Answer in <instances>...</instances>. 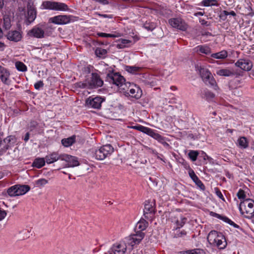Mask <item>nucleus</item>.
<instances>
[{
	"mask_svg": "<svg viewBox=\"0 0 254 254\" xmlns=\"http://www.w3.org/2000/svg\"><path fill=\"white\" fill-rule=\"evenodd\" d=\"M211 57L216 59L224 60L228 57V52L226 50H222L219 52L212 54Z\"/></svg>",
	"mask_w": 254,
	"mask_h": 254,
	"instance_id": "nucleus-31",
	"label": "nucleus"
},
{
	"mask_svg": "<svg viewBox=\"0 0 254 254\" xmlns=\"http://www.w3.org/2000/svg\"><path fill=\"white\" fill-rule=\"evenodd\" d=\"M94 67L93 66L88 65L86 67H84L83 72L85 73H90L92 71Z\"/></svg>",
	"mask_w": 254,
	"mask_h": 254,
	"instance_id": "nucleus-54",
	"label": "nucleus"
},
{
	"mask_svg": "<svg viewBox=\"0 0 254 254\" xmlns=\"http://www.w3.org/2000/svg\"><path fill=\"white\" fill-rule=\"evenodd\" d=\"M64 154H59L57 152H53L47 155L45 157L46 163L47 164H52L59 160H62Z\"/></svg>",
	"mask_w": 254,
	"mask_h": 254,
	"instance_id": "nucleus-19",
	"label": "nucleus"
},
{
	"mask_svg": "<svg viewBox=\"0 0 254 254\" xmlns=\"http://www.w3.org/2000/svg\"><path fill=\"white\" fill-rule=\"evenodd\" d=\"M97 35L100 37H105V38H115L118 37L117 35L113 34H108L103 32H98L97 33Z\"/></svg>",
	"mask_w": 254,
	"mask_h": 254,
	"instance_id": "nucleus-51",
	"label": "nucleus"
},
{
	"mask_svg": "<svg viewBox=\"0 0 254 254\" xmlns=\"http://www.w3.org/2000/svg\"><path fill=\"white\" fill-rule=\"evenodd\" d=\"M46 162L45 158H37L33 161L32 166L38 169H40L45 165Z\"/></svg>",
	"mask_w": 254,
	"mask_h": 254,
	"instance_id": "nucleus-32",
	"label": "nucleus"
},
{
	"mask_svg": "<svg viewBox=\"0 0 254 254\" xmlns=\"http://www.w3.org/2000/svg\"><path fill=\"white\" fill-rule=\"evenodd\" d=\"M127 244L120 243L114 244L108 251L109 254H125L127 251Z\"/></svg>",
	"mask_w": 254,
	"mask_h": 254,
	"instance_id": "nucleus-12",
	"label": "nucleus"
},
{
	"mask_svg": "<svg viewBox=\"0 0 254 254\" xmlns=\"http://www.w3.org/2000/svg\"><path fill=\"white\" fill-rule=\"evenodd\" d=\"M201 5L204 6H218L217 0H202Z\"/></svg>",
	"mask_w": 254,
	"mask_h": 254,
	"instance_id": "nucleus-39",
	"label": "nucleus"
},
{
	"mask_svg": "<svg viewBox=\"0 0 254 254\" xmlns=\"http://www.w3.org/2000/svg\"><path fill=\"white\" fill-rule=\"evenodd\" d=\"M220 234L222 233L218 232L217 231L215 230L211 231L209 233L207 237V239L209 243L211 245L216 243V240L218 238V236H219Z\"/></svg>",
	"mask_w": 254,
	"mask_h": 254,
	"instance_id": "nucleus-25",
	"label": "nucleus"
},
{
	"mask_svg": "<svg viewBox=\"0 0 254 254\" xmlns=\"http://www.w3.org/2000/svg\"><path fill=\"white\" fill-rule=\"evenodd\" d=\"M131 43V41L129 40L122 39L121 40V43L119 44V46L120 48H123L125 47H128V45Z\"/></svg>",
	"mask_w": 254,
	"mask_h": 254,
	"instance_id": "nucleus-49",
	"label": "nucleus"
},
{
	"mask_svg": "<svg viewBox=\"0 0 254 254\" xmlns=\"http://www.w3.org/2000/svg\"><path fill=\"white\" fill-rule=\"evenodd\" d=\"M216 194L219 198L222 199L223 200H225L222 193L218 189H217V190L216 191Z\"/></svg>",
	"mask_w": 254,
	"mask_h": 254,
	"instance_id": "nucleus-58",
	"label": "nucleus"
},
{
	"mask_svg": "<svg viewBox=\"0 0 254 254\" xmlns=\"http://www.w3.org/2000/svg\"><path fill=\"white\" fill-rule=\"evenodd\" d=\"M14 138V136H12V135H10V136H8L7 137H6V138H5L4 139H3V142L5 143H6L7 145H6V149H7L8 148V147H9V145H8V143H10V141H9V138Z\"/></svg>",
	"mask_w": 254,
	"mask_h": 254,
	"instance_id": "nucleus-56",
	"label": "nucleus"
},
{
	"mask_svg": "<svg viewBox=\"0 0 254 254\" xmlns=\"http://www.w3.org/2000/svg\"><path fill=\"white\" fill-rule=\"evenodd\" d=\"M93 156L98 160H103L106 158V155L103 153L101 147L93 151Z\"/></svg>",
	"mask_w": 254,
	"mask_h": 254,
	"instance_id": "nucleus-33",
	"label": "nucleus"
},
{
	"mask_svg": "<svg viewBox=\"0 0 254 254\" xmlns=\"http://www.w3.org/2000/svg\"><path fill=\"white\" fill-rule=\"evenodd\" d=\"M128 92L127 93L132 98L135 99H139L142 95V90L140 87L135 84L129 83Z\"/></svg>",
	"mask_w": 254,
	"mask_h": 254,
	"instance_id": "nucleus-14",
	"label": "nucleus"
},
{
	"mask_svg": "<svg viewBox=\"0 0 254 254\" xmlns=\"http://www.w3.org/2000/svg\"><path fill=\"white\" fill-rule=\"evenodd\" d=\"M95 55L99 58H105L106 57L107 51L102 48H97L95 51Z\"/></svg>",
	"mask_w": 254,
	"mask_h": 254,
	"instance_id": "nucleus-40",
	"label": "nucleus"
},
{
	"mask_svg": "<svg viewBox=\"0 0 254 254\" xmlns=\"http://www.w3.org/2000/svg\"><path fill=\"white\" fill-rule=\"evenodd\" d=\"M189 175L191 180L193 181L195 184L201 190H204L205 189V186L202 183L201 181L198 178L196 175L194 171L190 168L189 171Z\"/></svg>",
	"mask_w": 254,
	"mask_h": 254,
	"instance_id": "nucleus-17",
	"label": "nucleus"
},
{
	"mask_svg": "<svg viewBox=\"0 0 254 254\" xmlns=\"http://www.w3.org/2000/svg\"><path fill=\"white\" fill-rule=\"evenodd\" d=\"M27 35L31 38L42 39L45 37V31L40 25H37L29 30Z\"/></svg>",
	"mask_w": 254,
	"mask_h": 254,
	"instance_id": "nucleus-9",
	"label": "nucleus"
},
{
	"mask_svg": "<svg viewBox=\"0 0 254 254\" xmlns=\"http://www.w3.org/2000/svg\"><path fill=\"white\" fill-rule=\"evenodd\" d=\"M227 244L225 237L222 234H220L219 236L216 240V243L212 245L217 246L219 249H224L226 247Z\"/></svg>",
	"mask_w": 254,
	"mask_h": 254,
	"instance_id": "nucleus-23",
	"label": "nucleus"
},
{
	"mask_svg": "<svg viewBox=\"0 0 254 254\" xmlns=\"http://www.w3.org/2000/svg\"><path fill=\"white\" fill-rule=\"evenodd\" d=\"M205 96L207 98H213L215 96L214 94L212 92L209 91L205 92Z\"/></svg>",
	"mask_w": 254,
	"mask_h": 254,
	"instance_id": "nucleus-59",
	"label": "nucleus"
},
{
	"mask_svg": "<svg viewBox=\"0 0 254 254\" xmlns=\"http://www.w3.org/2000/svg\"><path fill=\"white\" fill-rule=\"evenodd\" d=\"M197 53L208 55L211 53L210 48L206 45H199L195 48Z\"/></svg>",
	"mask_w": 254,
	"mask_h": 254,
	"instance_id": "nucleus-35",
	"label": "nucleus"
},
{
	"mask_svg": "<svg viewBox=\"0 0 254 254\" xmlns=\"http://www.w3.org/2000/svg\"><path fill=\"white\" fill-rule=\"evenodd\" d=\"M143 27L147 30L148 31H152L156 27V24L150 21H146L145 23L143 24Z\"/></svg>",
	"mask_w": 254,
	"mask_h": 254,
	"instance_id": "nucleus-42",
	"label": "nucleus"
},
{
	"mask_svg": "<svg viewBox=\"0 0 254 254\" xmlns=\"http://www.w3.org/2000/svg\"><path fill=\"white\" fill-rule=\"evenodd\" d=\"M145 134L156 139L164 146H169V145L166 142L165 137L158 133L156 130L148 127Z\"/></svg>",
	"mask_w": 254,
	"mask_h": 254,
	"instance_id": "nucleus-11",
	"label": "nucleus"
},
{
	"mask_svg": "<svg viewBox=\"0 0 254 254\" xmlns=\"http://www.w3.org/2000/svg\"><path fill=\"white\" fill-rule=\"evenodd\" d=\"M173 237L175 238H181L186 236L187 234L185 230H180V228H174Z\"/></svg>",
	"mask_w": 254,
	"mask_h": 254,
	"instance_id": "nucleus-38",
	"label": "nucleus"
},
{
	"mask_svg": "<svg viewBox=\"0 0 254 254\" xmlns=\"http://www.w3.org/2000/svg\"><path fill=\"white\" fill-rule=\"evenodd\" d=\"M7 192L10 196H17L16 186L14 185L10 187L8 189Z\"/></svg>",
	"mask_w": 254,
	"mask_h": 254,
	"instance_id": "nucleus-45",
	"label": "nucleus"
},
{
	"mask_svg": "<svg viewBox=\"0 0 254 254\" xmlns=\"http://www.w3.org/2000/svg\"><path fill=\"white\" fill-rule=\"evenodd\" d=\"M148 226V222L145 219L141 218L136 224L134 227L135 233H144L143 231L145 230Z\"/></svg>",
	"mask_w": 254,
	"mask_h": 254,
	"instance_id": "nucleus-20",
	"label": "nucleus"
},
{
	"mask_svg": "<svg viewBox=\"0 0 254 254\" xmlns=\"http://www.w3.org/2000/svg\"><path fill=\"white\" fill-rule=\"evenodd\" d=\"M105 101V97L96 96L95 97H89L86 100V105L89 108L100 109L102 103Z\"/></svg>",
	"mask_w": 254,
	"mask_h": 254,
	"instance_id": "nucleus-6",
	"label": "nucleus"
},
{
	"mask_svg": "<svg viewBox=\"0 0 254 254\" xmlns=\"http://www.w3.org/2000/svg\"><path fill=\"white\" fill-rule=\"evenodd\" d=\"M36 15L37 11L34 7L30 6L28 8L27 20L29 24L34 21Z\"/></svg>",
	"mask_w": 254,
	"mask_h": 254,
	"instance_id": "nucleus-26",
	"label": "nucleus"
},
{
	"mask_svg": "<svg viewBox=\"0 0 254 254\" xmlns=\"http://www.w3.org/2000/svg\"><path fill=\"white\" fill-rule=\"evenodd\" d=\"M198 155L199 153L197 150H191L188 153L189 158L193 162L197 160Z\"/></svg>",
	"mask_w": 254,
	"mask_h": 254,
	"instance_id": "nucleus-43",
	"label": "nucleus"
},
{
	"mask_svg": "<svg viewBox=\"0 0 254 254\" xmlns=\"http://www.w3.org/2000/svg\"><path fill=\"white\" fill-rule=\"evenodd\" d=\"M76 136L73 135L67 138H64L62 140V144L65 147H69L72 145L75 142Z\"/></svg>",
	"mask_w": 254,
	"mask_h": 254,
	"instance_id": "nucleus-30",
	"label": "nucleus"
},
{
	"mask_svg": "<svg viewBox=\"0 0 254 254\" xmlns=\"http://www.w3.org/2000/svg\"><path fill=\"white\" fill-rule=\"evenodd\" d=\"M216 74L221 76H231L235 75L233 70L230 68H221L217 70Z\"/></svg>",
	"mask_w": 254,
	"mask_h": 254,
	"instance_id": "nucleus-24",
	"label": "nucleus"
},
{
	"mask_svg": "<svg viewBox=\"0 0 254 254\" xmlns=\"http://www.w3.org/2000/svg\"><path fill=\"white\" fill-rule=\"evenodd\" d=\"M103 153L106 155V158L110 156L114 152V148L110 144H106L101 147Z\"/></svg>",
	"mask_w": 254,
	"mask_h": 254,
	"instance_id": "nucleus-34",
	"label": "nucleus"
},
{
	"mask_svg": "<svg viewBox=\"0 0 254 254\" xmlns=\"http://www.w3.org/2000/svg\"><path fill=\"white\" fill-rule=\"evenodd\" d=\"M228 15H232L233 16H236V12L233 11V10H232L230 12H228Z\"/></svg>",
	"mask_w": 254,
	"mask_h": 254,
	"instance_id": "nucleus-64",
	"label": "nucleus"
},
{
	"mask_svg": "<svg viewBox=\"0 0 254 254\" xmlns=\"http://www.w3.org/2000/svg\"><path fill=\"white\" fill-rule=\"evenodd\" d=\"M237 196L238 198L241 200V201L247 199L246 198L245 191L241 189H239L238 190L237 193Z\"/></svg>",
	"mask_w": 254,
	"mask_h": 254,
	"instance_id": "nucleus-48",
	"label": "nucleus"
},
{
	"mask_svg": "<svg viewBox=\"0 0 254 254\" xmlns=\"http://www.w3.org/2000/svg\"><path fill=\"white\" fill-rule=\"evenodd\" d=\"M9 76V70L3 66H0V79L3 83L6 85L10 84Z\"/></svg>",
	"mask_w": 254,
	"mask_h": 254,
	"instance_id": "nucleus-18",
	"label": "nucleus"
},
{
	"mask_svg": "<svg viewBox=\"0 0 254 254\" xmlns=\"http://www.w3.org/2000/svg\"><path fill=\"white\" fill-rule=\"evenodd\" d=\"M62 160L66 161L70 167L77 166L79 164L76 157L66 154H64Z\"/></svg>",
	"mask_w": 254,
	"mask_h": 254,
	"instance_id": "nucleus-21",
	"label": "nucleus"
},
{
	"mask_svg": "<svg viewBox=\"0 0 254 254\" xmlns=\"http://www.w3.org/2000/svg\"><path fill=\"white\" fill-rule=\"evenodd\" d=\"M106 81L119 87L124 83L126 80L119 73L113 71L107 75Z\"/></svg>",
	"mask_w": 254,
	"mask_h": 254,
	"instance_id": "nucleus-5",
	"label": "nucleus"
},
{
	"mask_svg": "<svg viewBox=\"0 0 254 254\" xmlns=\"http://www.w3.org/2000/svg\"><path fill=\"white\" fill-rule=\"evenodd\" d=\"M125 69L129 73H135L139 70V68L135 66L126 65Z\"/></svg>",
	"mask_w": 254,
	"mask_h": 254,
	"instance_id": "nucleus-46",
	"label": "nucleus"
},
{
	"mask_svg": "<svg viewBox=\"0 0 254 254\" xmlns=\"http://www.w3.org/2000/svg\"><path fill=\"white\" fill-rule=\"evenodd\" d=\"M95 1L103 4H107L108 3V1L107 0H95Z\"/></svg>",
	"mask_w": 254,
	"mask_h": 254,
	"instance_id": "nucleus-61",
	"label": "nucleus"
},
{
	"mask_svg": "<svg viewBox=\"0 0 254 254\" xmlns=\"http://www.w3.org/2000/svg\"><path fill=\"white\" fill-rule=\"evenodd\" d=\"M41 8L54 11H70V9L66 3L53 0L43 1L41 5Z\"/></svg>",
	"mask_w": 254,
	"mask_h": 254,
	"instance_id": "nucleus-2",
	"label": "nucleus"
},
{
	"mask_svg": "<svg viewBox=\"0 0 254 254\" xmlns=\"http://www.w3.org/2000/svg\"><path fill=\"white\" fill-rule=\"evenodd\" d=\"M238 143L239 147L243 149L247 148L249 146V142L247 139L244 136L240 137L238 139Z\"/></svg>",
	"mask_w": 254,
	"mask_h": 254,
	"instance_id": "nucleus-37",
	"label": "nucleus"
},
{
	"mask_svg": "<svg viewBox=\"0 0 254 254\" xmlns=\"http://www.w3.org/2000/svg\"><path fill=\"white\" fill-rule=\"evenodd\" d=\"M204 14V12H202L200 11L194 13V15L195 16H202Z\"/></svg>",
	"mask_w": 254,
	"mask_h": 254,
	"instance_id": "nucleus-63",
	"label": "nucleus"
},
{
	"mask_svg": "<svg viewBox=\"0 0 254 254\" xmlns=\"http://www.w3.org/2000/svg\"><path fill=\"white\" fill-rule=\"evenodd\" d=\"M210 214L211 216L216 217L219 219H221L224 221L225 222L230 224V225L233 226L234 228H238L239 227V225L234 223L233 221L230 219L226 216H222L219 214L216 213L214 212H211Z\"/></svg>",
	"mask_w": 254,
	"mask_h": 254,
	"instance_id": "nucleus-22",
	"label": "nucleus"
},
{
	"mask_svg": "<svg viewBox=\"0 0 254 254\" xmlns=\"http://www.w3.org/2000/svg\"><path fill=\"white\" fill-rule=\"evenodd\" d=\"M130 128L140 131L142 132L146 133L148 127L143 126L140 125L131 126Z\"/></svg>",
	"mask_w": 254,
	"mask_h": 254,
	"instance_id": "nucleus-47",
	"label": "nucleus"
},
{
	"mask_svg": "<svg viewBox=\"0 0 254 254\" xmlns=\"http://www.w3.org/2000/svg\"><path fill=\"white\" fill-rule=\"evenodd\" d=\"M228 16V11L226 10H223L222 11L219 17L222 20H225L227 19V17Z\"/></svg>",
	"mask_w": 254,
	"mask_h": 254,
	"instance_id": "nucleus-53",
	"label": "nucleus"
},
{
	"mask_svg": "<svg viewBox=\"0 0 254 254\" xmlns=\"http://www.w3.org/2000/svg\"><path fill=\"white\" fill-rule=\"evenodd\" d=\"M236 66L240 68L244 71H249L253 67L252 62L248 59H240L238 60L235 64Z\"/></svg>",
	"mask_w": 254,
	"mask_h": 254,
	"instance_id": "nucleus-13",
	"label": "nucleus"
},
{
	"mask_svg": "<svg viewBox=\"0 0 254 254\" xmlns=\"http://www.w3.org/2000/svg\"><path fill=\"white\" fill-rule=\"evenodd\" d=\"M6 37L10 41L18 42L22 39V32L16 30L9 31L6 35Z\"/></svg>",
	"mask_w": 254,
	"mask_h": 254,
	"instance_id": "nucleus-16",
	"label": "nucleus"
},
{
	"mask_svg": "<svg viewBox=\"0 0 254 254\" xmlns=\"http://www.w3.org/2000/svg\"><path fill=\"white\" fill-rule=\"evenodd\" d=\"M187 219L186 217H181L180 219L177 220L175 224L176 227L175 228H181L186 224Z\"/></svg>",
	"mask_w": 254,
	"mask_h": 254,
	"instance_id": "nucleus-44",
	"label": "nucleus"
},
{
	"mask_svg": "<svg viewBox=\"0 0 254 254\" xmlns=\"http://www.w3.org/2000/svg\"><path fill=\"white\" fill-rule=\"evenodd\" d=\"M3 28L6 30H9L11 27V19L9 16L5 15L3 18Z\"/></svg>",
	"mask_w": 254,
	"mask_h": 254,
	"instance_id": "nucleus-36",
	"label": "nucleus"
},
{
	"mask_svg": "<svg viewBox=\"0 0 254 254\" xmlns=\"http://www.w3.org/2000/svg\"><path fill=\"white\" fill-rule=\"evenodd\" d=\"M44 84L42 80H40L34 84V87L37 90H39L40 88L43 87Z\"/></svg>",
	"mask_w": 254,
	"mask_h": 254,
	"instance_id": "nucleus-52",
	"label": "nucleus"
},
{
	"mask_svg": "<svg viewBox=\"0 0 254 254\" xmlns=\"http://www.w3.org/2000/svg\"><path fill=\"white\" fill-rule=\"evenodd\" d=\"M145 237V233H135L126 238V244L131 247L139 244Z\"/></svg>",
	"mask_w": 254,
	"mask_h": 254,
	"instance_id": "nucleus-8",
	"label": "nucleus"
},
{
	"mask_svg": "<svg viewBox=\"0 0 254 254\" xmlns=\"http://www.w3.org/2000/svg\"><path fill=\"white\" fill-rule=\"evenodd\" d=\"M29 136H30V134L29 132H27L25 135V136H24V140L25 141V142H27L28 141V140H29Z\"/></svg>",
	"mask_w": 254,
	"mask_h": 254,
	"instance_id": "nucleus-62",
	"label": "nucleus"
},
{
	"mask_svg": "<svg viewBox=\"0 0 254 254\" xmlns=\"http://www.w3.org/2000/svg\"><path fill=\"white\" fill-rule=\"evenodd\" d=\"M48 183L49 180L45 178L39 179L33 182L34 187L40 189L45 187Z\"/></svg>",
	"mask_w": 254,
	"mask_h": 254,
	"instance_id": "nucleus-29",
	"label": "nucleus"
},
{
	"mask_svg": "<svg viewBox=\"0 0 254 254\" xmlns=\"http://www.w3.org/2000/svg\"><path fill=\"white\" fill-rule=\"evenodd\" d=\"M154 203L153 202H146L143 210L144 216L147 219H152L155 213Z\"/></svg>",
	"mask_w": 254,
	"mask_h": 254,
	"instance_id": "nucleus-10",
	"label": "nucleus"
},
{
	"mask_svg": "<svg viewBox=\"0 0 254 254\" xmlns=\"http://www.w3.org/2000/svg\"><path fill=\"white\" fill-rule=\"evenodd\" d=\"M169 23L173 27L183 31H185L187 29V25L181 18H171L169 20Z\"/></svg>",
	"mask_w": 254,
	"mask_h": 254,
	"instance_id": "nucleus-15",
	"label": "nucleus"
},
{
	"mask_svg": "<svg viewBox=\"0 0 254 254\" xmlns=\"http://www.w3.org/2000/svg\"><path fill=\"white\" fill-rule=\"evenodd\" d=\"M15 65L17 70L19 71L25 72L27 70L26 65L21 62H16L15 64Z\"/></svg>",
	"mask_w": 254,
	"mask_h": 254,
	"instance_id": "nucleus-41",
	"label": "nucleus"
},
{
	"mask_svg": "<svg viewBox=\"0 0 254 254\" xmlns=\"http://www.w3.org/2000/svg\"><path fill=\"white\" fill-rule=\"evenodd\" d=\"M72 17L70 15H58L51 17L49 22L57 25H64L70 23Z\"/></svg>",
	"mask_w": 254,
	"mask_h": 254,
	"instance_id": "nucleus-7",
	"label": "nucleus"
},
{
	"mask_svg": "<svg viewBox=\"0 0 254 254\" xmlns=\"http://www.w3.org/2000/svg\"><path fill=\"white\" fill-rule=\"evenodd\" d=\"M16 186L17 189V196L25 194L30 189V188L28 185H17Z\"/></svg>",
	"mask_w": 254,
	"mask_h": 254,
	"instance_id": "nucleus-28",
	"label": "nucleus"
},
{
	"mask_svg": "<svg viewBox=\"0 0 254 254\" xmlns=\"http://www.w3.org/2000/svg\"><path fill=\"white\" fill-rule=\"evenodd\" d=\"M6 214L7 213L5 210L0 209V221L2 220L5 217Z\"/></svg>",
	"mask_w": 254,
	"mask_h": 254,
	"instance_id": "nucleus-57",
	"label": "nucleus"
},
{
	"mask_svg": "<svg viewBox=\"0 0 254 254\" xmlns=\"http://www.w3.org/2000/svg\"><path fill=\"white\" fill-rule=\"evenodd\" d=\"M6 46L4 43L0 42V51H4Z\"/></svg>",
	"mask_w": 254,
	"mask_h": 254,
	"instance_id": "nucleus-60",
	"label": "nucleus"
},
{
	"mask_svg": "<svg viewBox=\"0 0 254 254\" xmlns=\"http://www.w3.org/2000/svg\"><path fill=\"white\" fill-rule=\"evenodd\" d=\"M239 209L241 214L245 217L253 218L254 216V200L248 198L241 201Z\"/></svg>",
	"mask_w": 254,
	"mask_h": 254,
	"instance_id": "nucleus-1",
	"label": "nucleus"
},
{
	"mask_svg": "<svg viewBox=\"0 0 254 254\" xmlns=\"http://www.w3.org/2000/svg\"><path fill=\"white\" fill-rule=\"evenodd\" d=\"M195 67L196 70L199 72L200 76L206 84L212 86L216 85V82L215 79L207 68L198 64H196Z\"/></svg>",
	"mask_w": 254,
	"mask_h": 254,
	"instance_id": "nucleus-3",
	"label": "nucleus"
},
{
	"mask_svg": "<svg viewBox=\"0 0 254 254\" xmlns=\"http://www.w3.org/2000/svg\"><path fill=\"white\" fill-rule=\"evenodd\" d=\"M89 89L97 88L101 87L103 85V80L100 77V75L97 72H92L86 78Z\"/></svg>",
	"mask_w": 254,
	"mask_h": 254,
	"instance_id": "nucleus-4",
	"label": "nucleus"
},
{
	"mask_svg": "<svg viewBox=\"0 0 254 254\" xmlns=\"http://www.w3.org/2000/svg\"><path fill=\"white\" fill-rule=\"evenodd\" d=\"M38 125V124L36 121H31L30 123V124H29V128L30 129V130H32L34 128H35L37 127Z\"/></svg>",
	"mask_w": 254,
	"mask_h": 254,
	"instance_id": "nucleus-55",
	"label": "nucleus"
},
{
	"mask_svg": "<svg viewBox=\"0 0 254 254\" xmlns=\"http://www.w3.org/2000/svg\"><path fill=\"white\" fill-rule=\"evenodd\" d=\"M74 86L76 88H80V89H85V88H89L88 82L86 83L82 82H78L74 84Z\"/></svg>",
	"mask_w": 254,
	"mask_h": 254,
	"instance_id": "nucleus-50",
	"label": "nucleus"
},
{
	"mask_svg": "<svg viewBox=\"0 0 254 254\" xmlns=\"http://www.w3.org/2000/svg\"><path fill=\"white\" fill-rule=\"evenodd\" d=\"M178 254H206L205 250L195 248L194 249L188 250L179 252Z\"/></svg>",
	"mask_w": 254,
	"mask_h": 254,
	"instance_id": "nucleus-27",
	"label": "nucleus"
}]
</instances>
